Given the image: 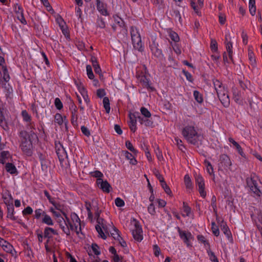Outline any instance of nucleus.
Returning a JSON list of instances; mask_svg holds the SVG:
<instances>
[{
    "label": "nucleus",
    "instance_id": "35",
    "mask_svg": "<svg viewBox=\"0 0 262 262\" xmlns=\"http://www.w3.org/2000/svg\"><path fill=\"white\" fill-rule=\"evenodd\" d=\"M34 130H35L33 129L27 131L28 133L27 138L32 141H34V142H35L38 141V137Z\"/></svg>",
    "mask_w": 262,
    "mask_h": 262
},
{
    "label": "nucleus",
    "instance_id": "8",
    "mask_svg": "<svg viewBox=\"0 0 262 262\" xmlns=\"http://www.w3.org/2000/svg\"><path fill=\"white\" fill-rule=\"evenodd\" d=\"M196 185L199 187V191L201 196L205 198L206 193L205 191V183L203 177L200 174H196L195 177Z\"/></svg>",
    "mask_w": 262,
    "mask_h": 262
},
{
    "label": "nucleus",
    "instance_id": "62",
    "mask_svg": "<svg viewBox=\"0 0 262 262\" xmlns=\"http://www.w3.org/2000/svg\"><path fill=\"white\" fill-rule=\"evenodd\" d=\"M26 128L28 130H35V124L34 122L30 121L29 122H27V124L26 125Z\"/></svg>",
    "mask_w": 262,
    "mask_h": 262
},
{
    "label": "nucleus",
    "instance_id": "56",
    "mask_svg": "<svg viewBox=\"0 0 262 262\" xmlns=\"http://www.w3.org/2000/svg\"><path fill=\"white\" fill-rule=\"evenodd\" d=\"M54 104L56 108L58 110H61L63 107L62 103L59 98H55Z\"/></svg>",
    "mask_w": 262,
    "mask_h": 262
},
{
    "label": "nucleus",
    "instance_id": "52",
    "mask_svg": "<svg viewBox=\"0 0 262 262\" xmlns=\"http://www.w3.org/2000/svg\"><path fill=\"white\" fill-rule=\"evenodd\" d=\"M210 49L212 52H216L217 50V43L215 39H212L210 43Z\"/></svg>",
    "mask_w": 262,
    "mask_h": 262
},
{
    "label": "nucleus",
    "instance_id": "29",
    "mask_svg": "<svg viewBox=\"0 0 262 262\" xmlns=\"http://www.w3.org/2000/svg\"><path fill=\"white\" fill-rule=\"evenodd\" d=\"M204 164L206 167V170L208 173L210 175H212L213 176V180L214 179V171H213V168L212 165H211V163L205 160L204 161Z\"/></svg>",
    "mask_w": 262,
    "mask_h": 262
},
{
    "label": "nucleus",
    "instance_id": "60",
    "mask_svg": "<svg viewBox=\"0 0 262 262\" xmlns=\"http://www.w3.org/2000/svg\"><path fill=\"white\" fill-rule=\"evenodd\" d=\"M2 241L6 244V249H5V250L7 252L12 253V250L13 249V246L4 239H2Z\"/></svg>",
    "mask_w": 262,
    "mask_h": 262
},
{
    "label": "nucleus",
    "instance_id": "37",
    "mask_svg": "<svg viewBox=\"0 0 262 262\" xmlns=\"http://www.w3.org/2000/svg\"><path fill=\"white\" fill-rule=\"evenodd\" d=\"M103 107L105 110L106 113L108 114L110 112V100L108 97H105L103 99Z\"/></svg>",
    "mask_w": 262,
    "mask_h": 262
},
{
    "label": "nucleus",
    "instance_id": "17",
    "mask_svg": "<svg viewBox=\"0 0 262 262\" xmlns=\"http://www.w3.org/2000/svg\"><path fill=\"white\" fill-rule=\"evenodd\" d=\"M225 43H226V48L227 53H228L229 59L233 62V51H232V43L230 41L228 40L227 35H226L225 36Z\"/></svg>",
    "mask_w": 262,
    "mask_h": 262
},
{
    "label": "nucleus",
    "instance_id": "34",
    "mask_svg": "<svg viewBox=\"0 0 262 262\" xmlns=\"http://www.w3.org/2000/svg\"><path fill=\"white\" fill-rule=\"evenodd\" d=\"M130 32L132 40L135 38L136 37H141L137 28L135 26H132L130 27Z\"/></svg>",
    "mask_w": 262,
    "mask_h": 262
},
{
    "label": "nucleus",
    "instance_id": "51",
    "mask_svg": "<svg viewBox=\"0 0 262 262\" xmlns=\"http://www.w3.org/2000/svg\"><path fill=\"white\" fill-rule=\"evenodd\" d=\"M248 57H249V59L251 62V64L252 66H255L256 64V60L254 57V53H253V52H252V51L249 52Z\"/></svg>",
    "mask_w": 262,
    "mask_h": 262
},
{
    "label": "nucleus",
    "instance_id": "20",
    "mask_svg": "<svg viewBox=\"0 0 262 262\" xmlns=\"http://www.w3.org/2000/svg\"><path fill=\"white\" fill-rule=\"evenodd\" d=\"M7 215L8 218H10L12 221H15L16 217L14 215V208L13 202H11L10 204H8L7 207Z\"/></svg>",
    "mask_w": 262,
    "mask_h": 262
},
{
    "label": "nucleus",
    "instance_id": "23",
    "mask_svg": "<svg viewBox=\"0 0 262 262\" xmlns=\"http://www.w3.org/2000/svg\"><path fill=\"white\" fill-rule=\"evenodd\" d=\"M190 136L192 137V139H194L195 141L198 142L197 144H193L194 145L199 147L202 144L203 136L200 134H198L195 130V133H192L190 135Z\"/></svg>",
    "mask_w": 262,
    "mask_h": 262
},
{
    "label": "nucleus",
    "instance_id": "48",
    "mask_svg": "<svg viewBox=\"0 0 262 262\" xmlns=\"http://www.w3.org/2000/svg\"><path fill=\"white\" fill-rule=\"evenodd\" d=\"M2 70H3V75H4L3 78L6 82H7L9 80L10 77H9L8 70H7L6 67L3 66Z\"/></svg>",
    "mask_w": 262,
    "mask_h": 262
},
{
    "label": "nucleus",
    "instance_id": "28",
    "mask_svg": "<svg viewBox=\"0 0 262 262\" xmlns=\"http://www.w3.org/2000/svg\"><path fill=\"white\" fill-rule=\"evenodd\" d=\"M42 223L49 226H52L54 225L53 221L52 220L51 217L46 213L43 214Z\"/></svg>",
    "mask_w": 262,
    "mask_h": 262
},
{
    "label": "nucleus",
    "instance_id": "1",
    "mask_svg": "<svg viewBox=\"0 0 262 262\" xmlns=\"http://www.w3.org/2000/svg\"><path fill=\"white\" fill-rule=\"evenodd\" d=\"M19 137L21 141L20 147L24 154L27 156H32L33 153V143L34 141H32L27 138L28 133L26 130H21L19 132Z\"/></svg>",
    "mask_w": 262,
    "mask_h": 262
},
{
    "label": "nucleus",
    "instance_id": "19",
    "mask_svg": "<svg viewBox=\"0 0 262 262\" xmlns=\"http://www.w3.org/2000/svg\"><path fill=\"white\" fill-rule=\"evenodd\" d=\"M233 98L236 103L241 104L243 103L241 93L235 88H232Z\"/></svg>",
    "mask_w": 262,
    "mask_h": 262
},
{
    "label": "nucleus",
    "instance_id": "43",
    "mask_svg": "<svg viewBox=\"0 0 262 262\" xmlns=\"http://www.w3.org/2000/svg\"><path fill=\"white\" fill-rule=\"evenodd\" d=\"M125 146L126 148L134 154H137V150L134 148L132 143L128 140L125 142Z\"/></svg>",
    "mask_w": 262,
    "mask_h": 262
},
{
    "label": "nucleus",
    "instance_id": "54",
    "mask_svg": "<svg viewBox=\"0 0 262 262\" xmlns=\"http://www.w3.org/2000/svg\"><path fill=\"white\" fill-rule=\"evenodd\" d=\"M91 174L92 177L97 178V179H102V177L103 176V173L99 170L91 172Z\"/></svg>",
    "mask_w": 262,
    "mask_h": 262
},
{
    "label": "nucleus",
    "instance_id": "5",
    "mask_svg": "<svg viewBox=\"0 0 262 262\" xmlns=\"http://www.w3.org/2000/svg\"><path fill=\"white\" fill-rule=\"evenodd\" d=\"M246 182L250 191L253 192L254 196H260L262 195V192L258 186L257 181L253 178H247L246 179Z\"/></svg>",
    "mask_w": 262,
    "mask_h": 262
},
{
    "label": "nucleus",
    "instance_id": "61",
    "mask_svg": "<svg viewBox=\"0 0 262 262\" xmlns=\"http://www.w3.org/2000/svg\"><path fill=\"white\" fill-rule=\"evenodd\" d=\"M213 84L216 91L223 87L222 82L217 79L213 80Z\"/></svg>",
    "mask_w": 262,
    "mask_h": 262
},
{
    "label": "nucleus",
    "instance_id": "14",
    "mask_svg": "<svg viewBox=\"0 0 262 262\" xmlns=\"http://www.w3.org/2000/svg\"><path fill=\"white\" fill-rule=\"evenodd\" d=\"M96 6L98 11L101 13V14L104 16H108L109 15L106 7V4L101 2L100 0H96Z\"/></svg>",
    "mask_w": 262,
    "mask_h": 262
},
{
    "label": "nucleus",
    "instance_id": "58",
    "mask_svg": "<svg viewBox=\"0 0 262 262\" xmlns=\"http://www.w3.org/2000/svg\"><path fill=\"white\" fill-rule=\"evenodd\" d=\"M115 204L117 207H123L125 205L124 201L120 198H117L115 199Z\"/></svg>",
    "mask_w": 262,
    "mask_h": 262
},
{
    "label": "nucleus",
    "instance_id": "39",
    "mask_svg": "<svg viewBox=\"0 0 262 262\" xmlns=\"http://www.w3.org/2000/svg\"><path fill=\"white\" fill-rule=\"evenodd\" d=\"M207 252L209 257V259L212 262H219L217 258L213 252L211 251L210 249H207Z\"/></svg>",
    "mask_w": 262,
    "mask_h": 262
},
{
    "label": "nucleus",
    "instance_id": "44",
    "mask_svg": "<svg viewBox=\"0 0 262 262\" xmlns=\"http://www.w3.org/2000/svg\"><path fill=\"white\" fill-rule=\"evenodd\" d=\"M161 187L164 190L165 192L168 195H170L171 194V191L169 188V187L167 185L166 182L164 181V182H162L161 183Z\"/></svg>",
    "mask_w": 262,
    "mask_h": 262
},
{
    "label": "nucleus",
    "instance_id": "45",
    "mask_svg": "<svg viewBox=\"0 0 262 262\" xmlns=\"http://www.w3.org/2000/svg\"><path fill=\"white\" fill-rule=\"evenodd\" d=\"M86 70L88 77L90 79H93L94 78V75L93 74L91 66L90 65H87L86 67Z\"/></svg>",
    "mask_w": 262,
    "mask_h": 262
},
{
    "label": "nucleus",
    "instance_id": "59",
    "mask_svg": "<svg viewBox=\"0 0 262 262\" xmlns=\"http://www.w3.org/2000/svg\"><path fill=\"white\" fill-rule=\"evenodd\" d=\"M218 97H221V96L223 95V94H225L226 93H227V90L225 88L224 86L222 87V88L217 90L216 91Z\"/></svg>",
    "mask_w": 262,
    "mask_h": 262
},
{
    "label": "nucleus",
    "instance_id": "36",
    "mask_svg": "<svg viewBox=\"0 0 262 262\" xmlns=\"http://www.w3.org/2000/svg\"><path fill=\"white\" fill-rule=\"evenodd\" d=\"M140 81L144 87L147 89H153L150 85L148 79H147L145 76L143 75L141 77Z\"/></svg>",
    "mask_w": 262,
    "mask_h": 262
},
{
    "label": "nucleus",
    "instance_id": "25",
    "mask_svg": "<svg viewBox=\"0 0 262 262\" xmlns=\"http://www.w3.org/2000/svg\"><path fill=\"white\" fill-rule=\"evenodd\" d=\"M140 112L142 114V115L143 117H142L143 118L144 120H148L150 121H152V119L151 117V113L145 107H141L140 108Z\"/></svg>",
    "mask_w": 262,
    "mask_h": 262
},
{
    "label": "nucleus",
    "instance_id": "53",
    "mask_svg": "<svg viewBox=\"0 0 262 262\" xmlns=\"http://www.w3.org/2000/svg\"><path fill=\"white\" fill-rule=\"evenodd\" d=\"M115 21L117 24L119 25V26L121 27H123L124 26V21L121 18L119 17L117 15L113 16Z\"/></svg>",
    "mask_w": 262,
    "mask_h": 262
},
{
    "label": "nucleus",
    "instance_id": "21",
    "mask_svg": "<svg viewBox=\"0 0 262 262\" xmlns=\"http://www.w3.org/2000/svg\"><path fill=\"white\" fill-rule=\"evenodd\" d=\"M229 141L233 144V145L236 148L239 154L243 157L246 158V155L243 151L242 148L239 144L236 142L233 138H229Z\"/></svg>",
    "mask_w": 262,
    "mask_h": 262
},
{
    "label": "nucleus",
    "instance_id": "4",
    "mask_svg": "<svg viewBox=\"0 0 262 262\" xmlns=\"http://www.w3.org/2000/svg\"><path fill=\"white\" fill-rule=\"evenodd\" d=\"M218 163L219 170L223 171L231 170L232 162L230 158L226 154L221 155Z\"/></svg>",
    "mask_w": 262,
    "mask_h": 262
},
{
    "label": "nucleus",
    "instance_id": "57",
    "mask_svg": "<svg viewBox=\"0 0 262 262\" xmlns=\"http://www.w3.org/2000/svg\"><path fill=\"white\" fill-rule=\"evenodd\" d=\"M92 249L94 253L96 255H99L100 254V251L98 250L99 247L98 245L96 243H93L92 244Z\"/></svg>",
    "mask_w": 262,
    "mask_h": 262
},
{
    "label": "nucleus",
    "instance_id": "15",
    "mask_svg": "<svg viewBox=\"0 0 262 262\" xmlns=\"http://www.w3.org/2000/svg\"><path fill=\"white\" fill-rule=\"evenodd\" d=\"M216 220L220 222V220L216 218ZM221 228L222 231L223 232V233L225 234V235L226 236V237L228 238V240L230 241L232 240V237L231 235V231H230L228 227L227 226L225 223L224 222L223 220L221 221Z\"/></svg>",
    "mask_w": 262,
    "mask_h": 262
},
{
    "label": "nucleus",
    "instance_id": "50",
    "mask_svg": "<svg viewBox=\"0 0 262 262\" xmlns=\"http://www.w3.org/2000/svg\"><path fill=\"white\" fill-rule=\"evenodd\" d=\"M34 212V217L36 219H39L41 215L43 216V214L46 213L41 209H37L35 210Z\"/></svg>",
    "mask_w": 262,
    "mask_h": 262
},
{
    "label": "nucleus",
    "instance_id": "30",
    "mask_svg": "<svg viewBox=\"0 0 262 262\" xmlns=\"http://www.w3.org/2000/svg\"><path fill=\"white\" fill-rule=\"evenodd\" d=\"M0 126L5 130H7L9 129L7 122L2 113L0 114Z\"/></svg>",
    "mask_w": 262,
    "mask_h": 262
},
{
    "label": "nucleus",
    "instance_id": "7",
    "mask_svg": "<svg viewBox=\"0 0 262 262\" xmlns=\"http://www.w3.org/2000/svg\"><path fill=\"white\" fill-rule=\"evenodd\" d=\"M195 129L194 127L189 125L185 126L182 130V134L183 136L187 140L188 142L191 144H198V142L195 141L194 139H192V137L190 136L191 134L195 133Z\"/></svg>",
    "mask_w": 262,
    "mask_h": 262
},
{
    "label": "nucleus",
    "instance_id": "2",
    "mask_svg": "<svg viewBox=\"0 0 262 262\" xmlns=\"http://www.w3.org/2000/svg\"><path fill=\"white\" fill-rule=\"evenodd\" d=\"M62 213L67 220L70 230H74L77 235H78L79 233H82L81 232V221L78 216L75 213H72L71 215L72 221V223L67 214L64 212H62Z\"/></svg>",
    "mask_w": 262,
    "mask_h": 262
},
{
    "label": "nucleus",
    "instance_id": "24",
    "mask_svg": "<svg viewBox=\"0 0 262 262\" xmlns=\"http://www.w3.org/2000/svg\"><path fill=\"white\" fill-rule=\"evenodd\" d=\"M221 102L225 107H228L230 105V99L228 93L223 94L221 97H219Z\"/></svg>",
    "mask_w": 262,
    "mask_h": 262
},
{
    "label": "nucleus",
    "instance_id": "16",
    "mask_svg": "<svg viewBox=\"0 0 262 262\" xmlns=\"http://www.w3.org/2000/svg\"><path fill=\"white\" fill-rule=\"evenodd\" d=\"M150 49L152 52V54L159 59L161 60L163 58V55L162 54V50L158 48L157 46L155 44H153L150 46Z\"/></svg>",
    "mask_w": 262,
    "mask_h": 262
},
{
    "label": "nucleus",
    "instance_id": "22",
    "mask_svg": "<svg viewBox=\"0 0 262 262\" xmlns=\"http://www.w3.org/2000/svg\"><path fill=\"white\" fill-rule=\"evenodd\" d=\"M52 234L57 235V232L53 228L47 227L45 228L44 230V237L50 239L52 237Z\"/></svg>",
    "mask_w": 262,
    "mask_h": 262
},
{
    "label": "nucleus",
    "instance_id": "27",
    "mask_svg": "<svg viewBox=\"0 0 262 262\" xmlns=\"http://www.w3.org/2000/svg\"><path fill=\"white\" fill-rule=\"evenodd\" d=\"M6 169L7 172L11 174H17L18 173L16 167L11 163H7L6 164Z\"/></svg>",
    "mask_w": 262,
    "mask_h": 262
},
{
    "label": "nucleus",
    "instance_id": "38",
    "mask_svg": "<svg viewBox=\"0 0 262 262\" xmlns=\"http://www.w3.org/2000/svg\"><path fill=\"white\" fill-rule=\"evenodd\" d=\"M71 123L74 126H78V115L77 111H73L71 112Z\"/></svg>",
    "mask_w": 262,
    "mask_h": 262
},
{
    "label": "nucleus",
    "instance_id": "41",
    "mask_svg": "<svg viewBox=\"0 0 262 262\" xmlns=\"http://www.w3.org/2000/svg\"><path fill=\"white\" fill-rule=\"evenodd\" d=\"M21 115L23 118L24 121H26V122H29L31 121V117L27 111L24 110L21 112Z\"/></svg>",
    "mask_w": 262,
    "mask_h": 262
},
{
    "label": "nucleus",
    "instance_id": "32",
    "mask_svg": "<svg viewBox=\"0 0 262 262\" xmlns=\"http://www.w3.org/2000/svg\"><path fill=\"white\" fill-rule=\"evenodd\" d=\"M193 97L195 100L200 104L203 102V95L196 90L193 91Z\"/></svg>",
    "mask_w": 262,
    "mask_h": 262
},
{
    "label": "nucleus",
    "instance_id": "9",
    "mask_svg": "<svg viewBox=\"0 0 262 262\" xmlns=\"http://www.w3.org/2000/svg\"><path fill=\"white\" fill-rule=\"evenodd\" d=\"M56 152L60 161L68 158L67 153L63 145L60 143H55Z\"/></svg>",
    "mask_w": 262,
    "mask_h": 262
},
{
    "label": "nucleus",
    "instance_id": "64",
    "mask_svg": "<svg viewBox=\"0 0 262 262\" xmlns=\"http://www.w3.org/2000/svg\"><path fill=\"white\" fill-rule=\"evenodd\" d=\"M81 130L83 135L86 137H89L91 135L89 129L85 126H82Z\"/></svg>",
    "mask_w": 262,
    "mask_h": 262
},
{
    "label": "nucleus",
    "instance_id": "46",
    "mask_svg": "<svg viewBox=\"0 0 262 262\" xmlns=\"http://www.w3.org/2000/svg\"><path fill=\"white\" fill-rule=\"evenodd\" d=\"M96 25L98 27L100 28H104L105 27V23L104 19L101 17H98Z\"/></svg>",
    "mask_w": 262,
    "mask_h": 262
},
{
    "label": "nucleus",
    "instance_id": "12",
    "mask_svg": "<svg viewBox=\"0 0 262 262\" xmlns=\"http://www.w3.org/2000/svg\"><path fill=\"white\" fill-rule=\"evenodd\" d=\"M177 228L180 238L187 246H190L189 240L192 238L191 233L190 232L186 233L185 231L181 230L179 227H178Z\"/></svg>",
    "mask_w": 262,
    "mask_h": 262
},
{
    "label": "nucleus",
    "instance_id": "11",
    "mask_svg": "<svg viewBox=\"0 0 262 262\" xmlns=\"http://www.w3.org/2000/svg\"><path fill=\"white\" fill-rule=\"evenodd\" d=\"M96 183L99 188L103 192L106 193H109L110 192V189L112 187L106 180L103 181L102 179H97L96 180Z\"/></svg>",
    "mask_w": 262,
    "mask_h": 262
},
{
    "label": "nucleus",
    "instance_id": "33",
    "mask_svg": "<svg viewBox=\"0 0 262 262\" xmlns=\"http://www.w3.org/2000/svg\"><path fill=\"white\" fill-rule=\"evenodd\" d=\"M184 183L187 189L192 190V183L190 179V177L188 174H186L184 176Z\"/></svg>",
    "mask_w": 262,
    "mask_h": 262
},
{
    "label": "nucleus",
    "instance_id": "40",
    "mask_svg": "<svg viewBox=\"0 0 262 262\" xmlns=\"http://www.w3.org/2000/svg\"><path fill=\"white\" fill-rule=\"evenodd\" d=\"M183 211L184 212L186 213V215H184V214H183V216H189L190 214V213H191V208L188 206L187 203H186V202H183Z\"/></svg>",
    "mask_w": 262,
    "mask_h": 262
},
{
    "label": "nucleus",
    "instance_id": "18",
    "mask_svg": "<svg viewBox=\"0 0 262 262\" xmlns=\"http://www.w3.org/2000/svg\"><path fill=\"white\" fill-rule=\"evenodd\" d=\"M134 48L140 52H142L144 50V48L142 46L141 38L135 37V38L132 40Z\"/></svg>",
    "mask_w": 262,
    "mask_h": 262
},
{
    "label": "nucleus",
    "instance_id": "63",
    "mask_svg": "<svg viewBox=\"0 0 262 262\" xmlns=\"http://www.w3.org/2000/svg\"><path fill=\"white\" fill-rule=\"evenodd\" d=\"M33 213V209L32 208L28 206L23 211V214L24 215L31 214Z\"/></svg>",
    "mask_w": 262,
    "mask_h": 262
},
{
    "label": "nucleus",
    "instance_id": "31",
    "mask_svg": "<svg viewBox=\"0 0 262 262\" xmlns=\"http://www.w3.org/2000/svg\"><path fill=\"white\" fill-rule=\"evenodd\" d=\"M170 12L171 15L174 18L175 20H178L180 23H181L182 18L179 11L177 9H172Z\"/></svg>",
    "mask_w": 262,
    "mask_h": 262
},
{
    "label": "nucleus",
    "instance_id": "10",
    "mask_svg": "<svg viewBox=\"0 0 262 262\" xmlns=\"http://www.w3.org/2000/svg\"><path fill=\"white\" fill-rule=\"evenodd\" d=\"M14 10L17 14V19L20 20L23 24H26L27 21L24 15V10L23 8L18 4H16L14 6Z\"/></svg>",
    "mask_w": 262,
    "mask_h": 262
},
{
    "label": "nucleus",
    "instance_id": "6",
    "mask_svg": "<svg viewBox=\"0 0 262 262\" xmlns=\"http://www.w3.org/2000/svg\"><path fill=\"white\" fill-rule=\"evenodd\" d=\"M134 229H132V232L134 238L137 242H141L143 239L142 234V229L140 223L136 220L134 219Z\"/></svg>",
    "mask_w": 262,
    "mask_h": 262
},
{
    "label": "nucleus",
    "instance_id": "42",
    "mask_svg": "<svg viewBox=\"0 0 262 262\" xmlns=\"http://www.w3.org/2000/svg\"><path fill=\"white\" fill-rule=\"evenodd\" d=\"M55 122L61 125L63 123V118L61 114L57 113L55 115Z\"/></svg>",
    "mask_w": 262,
    "mask_h": 262
},
{
    "label": "nucleus",
    "instance_id": "13",
    "mask_svg": "<svg viewBox=\"0 0 262 262\" xmlns=\"http://www.w3.org/2000/svg\"><path fill=\"white\" fill-rule=\"evenodd\" d=\"M57 223L59 224V225L62 231L64 232L65 234L67 235H70V231L68 223L67 222V220L64 219L63 217H59L57 220Z\"/></svg>",
    "mask_w": 262,
    "mask_h": 262
},
{
    "label": "nucleus",
    "instance_id": "55",
    "mask_svg": "<svg viewBox=\"0 0 262 262\" xmlns=\"http://www.w3.org/2000/svg\"><path fill=\"white\" fill-rule=\"evenodd\" d=\"M113 231V232L111 233V235L115 239L117 240L120 237L119 233V231L116 227H114Z\"/></svg>",
    "mask_w": 262,
    "mask_h": 262
},
{
    "label": "nucleus",
    "instance_id": "3",
    "mask_svg": "<svg viewBox=\"0 0 262 262\" xmlns=\"http://www.w3.org/2000/svg\"><path fill=\"white\" fill-rule=\"evenodd\" d=\"M129 124L136 125L137 120H138L141 124H144L145 126L153 127L154 126L153 121H150L147 119L144 120L138 112L129 113Z\"/></svg>",
    "mask_w": 262,
    "mask_h": 262
},
{
    "label": "nucleus",
    "instance_id": "49",
    "mask_svg": "<svg viewBox=\"0 0 262 262\" xmlns=\"http://www.w3.org/2000/svg\"><path fill=\"white\" fill-rule=\"evenodd\" d=\"M174 140L176 144L177 145L179 149L181 151H184V149H185V147L183 144L182 140L178 139V138H176Z\"/></svg>",
    "mask_w": 262,
    "mask_h": 262
},
{
    "label": "nucleus",
    "instance_id": "47",
    "mask_svg": "<svg viewBox=\"0 0 262 262\" xmlns=\"http://www.w3.org/2000/svg\"><path fill=\"white\" fill-rule=\"evenodd\" d=\"M211 230H212V231L213 234L215 236H217L219 235L220 231H219V228L217 227V226H216L214 222H212L211 223Z\"/></svg>",
    "mask_w": 262,
    "mask_h": 262
},
{
    "label": "nucleus",
    "instance_id": "26",
    "mask_svg": "<svg viewBox=\"0 0 262 262\" xmlns=\"http://www.w3.org/2000/svg\"><path fill=\"white\" fill-rule=\"evenodd\" d=\"M123 155L127 160H129V163L130 164L134 165L137 164V161L132 154L127 151H124L123 152Z\"/></svg>",
    "mask_w": 262,
    "mask_h": 262
}]
</instances>
